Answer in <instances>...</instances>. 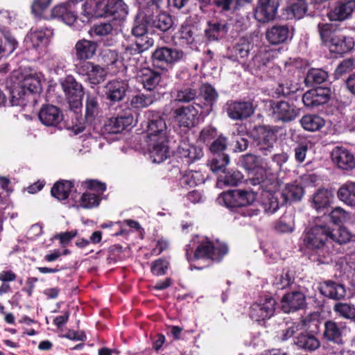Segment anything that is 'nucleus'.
I'll list each match as a JSON object with an SVG mask.
<instances>
[{"instance_id":"obj_9","label":"nucleus","mask_w":355,"mask_h":355,"mask_svg":"<svg viewBox=\"0 0 355 355\" xmlns=\"http://www.w3.org/2000/svg\"><path fill=\"white\" fill-rule=\"evenodd\" d=\"M62 89L71 110L77 112L82 107L83 87L72 76H67L60 80Z\"/></svg>"},{"instance_id":"obj_48","label":"nucleus","mask_w":355,"mask_h":355,"mask_svg":"<svg viewBox=\"0 0 355 355\" xmlns=\"http://www.w3.org/2000/svg\"><path fill=\"white\" fill-rule=\"evenodd\" d=\"M306 5L302 0L292 3L285 9L287 19H300L306 11Z\"/></svg>"},{"instance_id":"obj_29","label":"nucleus","mask_w":355,"mask_h":355,"mask_svg":"<svg viewBox=\"0 0 355 355\" xmlns=\"http://www.w3.org/2000/svg\"><path fill=\"white\" fill-rule=\"evenodd\" d=\"M355 10V1H349L346 3L338 4L329 13V17L331 21H343L352 15Z\"/></svg>"},{"instance_id":"obj_38","label":"nucleus","mask_w":355,"mask_h":355,"mask_svg":"<svg viewBox=\"0 0 355 355\" xmlns=\"http://www.w3.org/2000/svg\"><path fill=\"white\" fill-rule=\"evenodd\" d=\"M304 195L303 188L296 182L286 184L282 191L284 202L300 200Z\"/></svg>"},{"instance_id":"obj_14","label":"nucleus","mask_w":355,"mask_h":355,"mask_svg":"<svg viewBox=\"0 0 355 355\" xmlns=\"http://www.w3.org/2000/svg\"><path fill=\"white\" fill-rule=\"evenodd\" d=\"M279 0H259L254 10V18L259 22H268L275 19Z\"/></svg>"},{"instance_id":"obj_45","label":"nucleus","mask_w":355,"mask_h":355,"mask_svg":"<svg viewBox=\"0 0 355 355\" xmlns=\"http://www.w3.org/2000/svg\"><path fill=\"white\" fill-rule=\"evenodd\" d=\"M295 343L300 348L306 350H315L320 346L319 340L309 334H301L296 338Z\"/></svg>"},{"instance_id":"obj_31","label":"nucleus","mask_w":355,"mask_h":355,"mask_svg":"<svg viewBox=\"0 0 355 355\" xmlns=\"http://www.w3.org/2000/svg\"><path fill=\"white\" fill-rule=\"evenodd\" d=\"M51 194L59 200H64L67 198L71 200V194H76V192L72 182L62 181L58 182L53 185Z\"/></svg>"},{"instance_id":"obj_34","label":"nucleus","mask_w":355,"mask_h":355,"mask_svg":"<svg viewBox=\"0 0 355 355\" xmlns=\"http://www.w3.org/2000/svg\"><path fill=\"white\" fill-rule=\"evenodd\" d=\"M277 53L275 50L261 49L252 58L251 65L259 70H263Z\"/></svg>"},{"instance_id":"obj_19","label":"nucleus","mask_w":355,"mask_h":355,"mask_svg":"<svg viewBox=\"0 0 355 355\" xmlns=\"http://www.w3.org/2000/svg\"><path fill=\"white\" fill-rule=\"evenodd\" d=\"M331 158L334 163L343 170H351L355 167L354 155L345 148H335L331 152Z\"/></svg>"},{"instance_id":"obj_33","label":"nucleus","mask_w":355,"mask_h":355,"mask_svg":"<svg viewBox=\"0 0 355 355\" xmlns=\"http://www.w3.org/2000/svg\"><path fill=\"white\" fill-rule=\"evenodd\" d=\"M321 293L329 298L340 300L345 297L346 294L344 286L334 282L328 281L320 286Z\"/></svg>"},{"instance_id":"obj_37","label":"nucleus","mask_w":355,"mask_h":355,"mask_svg":"<svg viewBox=\"0 0 355 355\" xmlns=\"http://www.w3.org/2000/svg\"><path fill=\"white\" fill-rule=\"evenodd\" d=\"M318 29L322 43L327 47L335 35H339L341 32L335 25L328 23L318 24Z\"/></svg>"},{"instance_id":"obj_62","label":"nucleus","mask_w":355,"mask_h":355,"mask_svg":"<svg viewBox=\"0 0 355 355\" xmlns=\"http://www.w3.org/2000/svg\"><path fill=\"white\" fill-rule=\"evenodd\" d=\"M53 0H34L31 4L32 13L35 16H41L50 6Z\"/></svg>"},{"instance_id":"obj_56","label":"nucleus","mask_w":355,"mask_h":355,"mask_svg":"<svg viewBox=\"0 0 355 355\" xmlns=\"http://www.w3.org/2000/svg\"><path fill=\"white\" fill-rule=\"evenodd\" d=\"M112 30L113 26L110 23H100L94 25L89 33L91 35L103 37L110 34Z\"/></svg>"},{"instance_id":"obj_7","label":"nucleus","mask_w":355,"mask_h":355,"mask_svg":"<svg viewBox=\"0 0 355 355\" xmlns=\"http://www.w3.org/2000/svg\"><path fill=\"white\" fill-rule=\"evenodd\" d=\"M256 198V193L251 189H234L222 193L218 200L228 208H234L249 206Z\"/></svg>"},{"instance_id":"obj_59","label":"nucleus","mask_w":355,"mask_h":355,"mask_svg":"<svg viewBox=\"0 0 355 355\" xmlns=\"http://www.w3.org/2000/svg\"><path fill=\"white\" fill-rule=\"evenodd\" d=\"M154 63L168 64V47L157 49L153 53Z\"/></svg>"},{"instance_id":"obj_60","label":"nucleus","mask_w":355,"mask_h":355,"mask_svg":"<svg viewBox=\"0 0 355 355\" xmlns=\"http://www.w3.org/2000/svg\"><path fill=\"white\" fill-rule=\"evenodd\" d=\"M196 96V92L189 87L182 88L178 90L176 95V101L187 103L193 100Z\"/></svg>"},{"instance_id":"obj_50","label":"nucleus","mask_w":355,"mask_h":355,"mask_svg":"<svg viewBox=\"0 0 355 355\" xmlns=\"http://www.w3.org/2000/svg\"><path fill=\"white\" fill-rule=\"evenodd\" d=\"M205 175L198 171L187 172L181 179V184L189 187H195L204 182Z\"/></svg>"},{"instance_id":"obj_26","label":"nucleus","mask_w":355,"mask_h":355,"mask_svg":"<svg viewBox=\"0 0 355 355\" xmlns=\"http://www.w3.org/2000/svg\"><path fill=\"white\" fill-rule=\"evenodd\" d=\"M136 78L148 90L153 89L161 80L159 73L149 68L141 69L137 73Z\"/></svg>"},{"instance_id":"obj_52","label":"nucleus","mask_w":355,"mask_h":355,"mask_svg":"<svg viewBox=\"0 0 355 355\" xmlns=\"http://www.w3.org/2000/svg\"><path fill=\"white\" fill-rule=\"evenodd\" d=\"M327 78V73L320 69H312L309 71L306 82L309 84H321L324 83Z\"/></svg>"},{"instance_id":"obj_25","label":"nucleus","mask_w":355,"mask_h":355,"mask_svg":"<svg viewBox=\"0 0 355 355\" xmlns=\"http://www.w3.org/2000/svg\"><path fill=\"white\" fill-rule=\"evenodd\" d=\"M127 87L128 84L125 81L113 80L106 84L105 92L110 101H119L124 97Z\"/></svg>"},{"instance_id":"obj_61","label":"nucleus","mask_w":355,"mask_h":355,"mask_svg":"<svg viewBox=\"0 0 355 355\" xmlns=\"http://www.w3.org/2000/svg\"><path fill=\"white\" fill-rule=\"evenodd\" d=\"M330 217L334 223H346L350 219V216L343 209L336 207L331 214Z\"/></svg>"},{"instance_id":"obj_47","label":"nucleus","mask_w":355,"mask_h":355,"mask_svg":"<svg viewBox=\"0 0 355 355\" xmlns=\"http://www.w3.org/2000/svg\"><path fill=\"white\" fill-rule=\"evenodd\" d=\"M275 229L282 233H291L295 229V217L292 214L282 216L275 225Z\"/></svg>"},{"instance_id":"obj_2","label":"nucleus","mask_w":355,"mask_h":355,"mask_svg":"<svg viewBox=\"0 0 355 355\" xmlns=\"http://www.w3.org/2000/svg\"><path fill=\"white\" fill-rule=\"evenodd\" d=\"M83 15L88 18L112 17L114 20L123 21L128 7L122 0H87L83 5Z\"/></svg>"},{"instance_id":"obj_54","label":"nucleus","mask_w":355,"mask_h":355,"mask_svg":"<svg viewBox=\"0 0 355 355\" xmlns=\"http://www.w3.org/2000/svg\"><path fill=\"white\" fill-rule=\"evenodd\" d=\"M334 311L343 318L355 320V308L346 303H337Z\"/></svg>"},{"instance_id":"obj_5","label":"nucleus","mask_w":355,"mask_h":355,"mask_svg":"<svg viewBox=\"0 0 355 355\" xmlns=\"http://www.w3.org/2000/svg\"><path fill=\"white\" fill-rule=\"evenodd\" d=\"M87 1V0H69L56 5L51 10V17L60 19L64 24L74 28H81L92 19H87L83 13V5Z\"/></svg>"},{"instance_id":"obj_21","label":"nucleus","mask_w":355,"mask_h":355,"mask_svg":"<svg viewBox=\"0 0 355 355\" xmlns=\"http://www.w3.org/2000/svg\"><path fill=\"white\" fill-rule=\"evenodd\" d=\"M53 35V31L50 28L31 29L25 38L26 44H30L33 48H38L47 45Z\"/></svg>"},{"instance_id":"obj_44","label":"nucleus","mask_w":355,"mask_h":355,"mask_svg":"<svg viewBox=\"0 0 355 355\" xmlns=\"http://www.w3.org/2000/svg\"><path fill=\"white\" fill-rule=\"evenodd\" d=\"M272 189H268V191L263 196L261 202V207L264 212L268 215L273 214L279 208V202L277 197L271 193Z\"/></svg>"},{"instance_id":"obj_42","label":"nucleus","mask_w":355,"mask_h":355,"mask_svg":"<svg viewBox=\"0 0 355 355\" xmlns=\"http://www.w3.org/2000/svg\"><path fill=\"white\" fill-rule=\"evenodd\" d=\"M147 24L151 26L150 21L146 19V15L140 12L135 20V24L132 28V34L139 38H143V42H146L148 39H150L147 35Z\"/></svg>"},{"instance_id":"obj_41","label":"nucleus","mask_w":355,"mask_h":355,"mask_svg":"<svg viewBox=\"0 0 355 355\" xmlns=\"http://www.w3.org/2000/svg\"><path fill=\"white\" fill-rule=\"evenodd\" d=\"M101 112L99 104L95 96L87 95L85 101V119L88 123H93Z\"/></svg>"},{"instance_id":"obj_1","label":"nucleus","mask_w":355,"mask_h":355,"mask_svg":"<svg viewBox=\"0 0 355 355\" xmlns=\"http://www.w3.org/2000/svg\"><path fill=\"white\" fill-rule=\"evenodd\" d=\"M146 117L148 121L145 148L153 162L161 163L169 155L168 127L164 119L157 113L148 111Z\"/></svg>"},{"instance_id":"obj_24","label":"nucleus","mask_w":355,"mask_h":355,"mask_svg":"<svg viewBox=\"0 0 355 355\" xmlns=\"http://www.w3.org/2000/svg\"><path fill=\"white\" fill-rule=\"evenodd\" d=\"M242 164L248 171H251L254 175H257V180L263 184L266 183L263 177V173H266V171L263 168V162L260 157L253 155H247L243 157Z\"/></svg>"},{"instance_id":"obj_18","label":"nucleus","mask_w":355,"mask_h":355,"mask_svg":"<svg viewBox=\"0 0 355 355\" xmlns=\"http://www.w3.org/2000/svg\"><path fill=\"white\" fill-rule=\"evenodd\" d=\"M275 132L270 128L263 126L257 129V146L259 150L267 155L273 148L276 141Z\"/></svg>"},{"instance_id":"obj_55","label":"nucleus","mask_w":355,"mask_h":355,"mask_svg":"<svg viewBox=\"0 0 355 355\" xmlns=\"http://www.w3.org/2000/svg\"><path fill=\"white\" fill-rule=\"evenodd\" d=\"M293 281V275L288 270H284L279 275L275 277L274 285L278 289H284L290 286Z\"/></svg>"},{"instance_id":"obj_6","label":"nucleus","mask_w":355,"mask_h":355,"mask_svg":"<svg viewBox=\"0 0 355 355\" xmlns=\"http://www.w3.org/2000/svg\"><path fill=\"white\" fill-rule=\"evenodd\" d=\"M88 191L82 195L71 194L72 206L76 208L92 209L97 207L101 201V195L106 189L104 183L89 180L85 182Z\"/></svg>"},{"instance_id":"obj_46","label":"nucleus","mask_w":355,"mask_h":355,"mask_svg":"<svg viewBox=\"0 0 355 355\" xmlns=\"http://www.w3.org/2000/svg\"><path fill=\"white\" fill-rule=\"evenodd\" d=\"M343 244L351 241H355V236L352 235L346 228L340 227L336 230L330 229L329 241Z\"/></svg>"},{"instance_id":"obj_39","label":"nucleus","mask_w":355,"mask_h":355,"mask_svg":"<svg viewBox=\"0 0 355 355\" xmlns=\"http://www.w3.org/2000/svg\"><path fill=\"white\" fill-rule=\"evenodd\" d=\"M132 116H119L116 118L110 119L105 124V130L109 133H118L122 131L125 127L130 125L132 122Z\"/></svg>"},{"instance_id":"obj_17","label":"nucleus","mask_w":355,"mask_h":355,"mask_svg":"<svg viewBox=\"0 0 355 355\" xmlns=\"http://www.w3.org/2000/svg\"><path fill=\"white\" fill-rule=\"evenodd\" d=\"M293 36V30L287 26L277 25L268 28L266 32L267 41L273 45H277L291 40Z\"/></svg>"},{"instance_id":"obj_12","label":"nucleus","mask_w":355,"mask_h":355,"mask_svg":"<svg viewBox=\"0 0 355 355\" xmlns=\"http://www.w3.org/2000/svg\"><path fill=\"white\" fill-rule=\"evenodd\" d=\"M252 101H230L226 104L228 116L233 120H243L250 117L254 112Z\"/></svg>"},{"instance_id":"obj_40","label":"nucleus","mask_w":355,"mask_h":355,"mask_svg":"<svg viewBox=\"0 0 355 355\" xmlns=\"http://www.w3.org/2000/svg\"><path fill=\"white\" fill-rule=\"evenodd\" d=\"M242 179L243 175L240 171L232 170L218 178L216 186L218 188H223L225 186H236Z\"/></svg>"},{"instance_id":"obj_51","label":"nucleus","mask_w":355,"mask_h":355,"mask_svg":"<svg viewBox=\"0 0 355 355\" xmlns=\"http://www.w3.org/2000/svg\"><path fill=\"white\" fill-rule=\"evenodd\" d=\"M154 101V97L151 95L138 94L133 96L130 100V105L135 108H144L150 105Z\"/></svg>"},{"instance_id":"obj_63","label":"nucleus","mask_w":355,"mask_h":355,"mask_svg":"<svg viewBox=\"0 0 355 355\" xmlns=\"http://www.w3.org/2000/svg\"><path fill=\"white\" fill-rule=\"evenodd\" d=\"M252 46L250 42L243 40L234 47V54L238 58H245L248 56Z\"/></svg>"},{"instance_id":"obj_8","label":"nucleus","mask_w":355,"mask_h":355,"mask_svg":"<svg viewBox=\"0 0 355 355\" xmlns=\"http://www.w3.org/2000/svg\"><path fill=\"white\" fill-rule=\"evenodd\" d=\"M330 228L325 225H315L307 230L303 237V245L307 250L319 251L329 241Z\"/></svg>"},{"instance_id":"obj_36","label":"nucleus","mask_w":355,"mask_h":355,"mask_svg":"<svg viewBox=\"0 0 355 355\" xmlns=\"http://www.w3.org/2000/svg\"><path fill=\"white\" fill-rule=\"evenodd\" d=\"M338 198L349 206H355V182H347L338 190Z\"/></svg>"},{"instance_id":"obj_57","label":"nucleus","mask_w":355,"mask_h":355,"mask_svg":"<svg viewBox=\"0 0 355 355\" xmlns=\"http://www.w3.org/2000/svg\"><path fill=\"white\" fill-rule=\"evenodd\" d=\"M355 67V62L352 59L343 60L336 69L334 72L335 78L338 79L342 76L350 72Z\"/></svg>"},{"instance_id":"obj_20","label":"nucleus","mask_w":355,"mask_h":355,"mask_svg":"<svg viewBox=\"0 0 355 355\" xmlns=\"http://www.w3.org/2000/svg\"><path fill=\"white\" fill-rule=\"evenodd\" d=\"M305 296L300 291L288 293L282 299V309L290 313L302 309L305 306Z\"/></svg>"},{"instance_id":"obj_58","label":"nucleus","mask_w":355,"mask_h":355,"mask_svg":"<svg viewBox=\"0 0 355 355\" xmlns=\"http://www.w3.org/2000/svg\"><path fill=\"white\" fill-rule=\"evenodd\" d=\"M49 66L56 74L63 73L67 68L66 61L55 55L51 56Z\"/></svg>"},{"instance_id":"obj_30","label":"nucleus","mask_w":355,"mask_h":355,"mask_svg":"<svg viewBox=\"0 0 355 355\" xmlns=\"http://www.w3.org/2000/svg\"><path fill=\"white\" fill-rule=\"evenodd\" d=\"M178 153L180 157L188 159V162L198 159L203 155L200 147L193 146L190 142L185 140L180 142L178 148Z\"/></svg>"},{"instance_id":"obj_23","label":"nucleus","mask_w":355,"mask_h":355,"mask_svg":"<svg viewBox=\"0 0 355 355\" xmlns=\"http://www.w3.org/2000/svg\"><path fill=\"white\" fill-rule=\"evenodd\" d=\"M38 116L40 121L46 126H55L62 120L61 112L54 105H46L41 108Z\"/></svg>"},{"instance_id":"obj_16","label":"nucleus","mask_w":355,"mask_h":355,"mask_svg":"<svg viewBox=\"0 0 355 355\" xmlns=\"http://www.w3.org/2000/svg\"><path fill=\"white\" fill-rule=\"evenodd\" d=\"M329 97V89L318 87L306 92L303 95L302 101L306 107L313 108L328 102Z\"/></svg>"},{"instance_id":"obj_28","label":"nucleus","mask_w":355,"mask_h":355,"mask_svg":"<svg viewBox=\"0 0 355 355\" xmlns=\"http://www.w3.org/2000/svg\"><path fill=\"white\" fill-rule=\"evenodd\" d=\"M97 44L96 42L81 40L76 42L75 45V53L77 59L85 60L92 58L96 51Z\"/></svg>"},{"instance_id":"obj_35","label":"nucleus","mask_w":355,"mask_h":355,"mask_svg":"<svg viewBox=\"0 0 355 355\" xmlns=\"http://www.w3.org/2000/svg\"><path fill=\"white\" fill-rule=\"evenodd\" d=\"M333 199V194L331 191L324 189H320L313 196L312 207L317 211H320L327 208Z\"/></svg>"},{"instance_id":"obj_53","label":"nucleus","mask_w":355,"mask_h":355,"mask_svg":"<svg viewBox=\"0 0 355 355\" xmlns=\"http://www.w3.org/2000/svg\"><path fill=\"white\" fill-rule=\"evenodd\" d=\"M230 162V159L227 155L218 154L210 161V168L214 172L223 171Z\"/></svg>"},{"instance_id":"obj_13","label":"nucleus","mask_w":355,"mask_h":355,"mask_svg":"<svg viewBox=\"0 0 355 355\" xmlns=\"http://www.w3.org/2000/svg\"><path fill=\"white\" fill-rule=\"evenodd\" d=\"M272 116L275 120L284 122L294 120L299 114V110L293 103L287 101L274 102L271 105Z\"/></svg>"},{"instance_id":"obj_3","label":"nucleus","mask_w":355,"mask_h":355,"mask_svg":"<svg viewBox=\"0 0 355 355\" xmlns=\"http://www.w3.org/2000/svg\"><path fill=\"white\" fill-rule=\"evenodd\" d=\"M228 252L225 243L216 241L212 243L206 238H193L186 248V256L189 261L198 259L220 261Z\"/></svg>"},{"instance_id":"obj_49","label":"nucleus","mask_w":355,"mask_h":355,"mask_svg":"<svg viewBox=\"0 0 355 355\" xmlns=\"http://www.w3.org/2000/svg\"><path fill=\"white\" fill-rule=\"evenodd\" d=\"M150 24L152 27L165 32L172 26L173 20L170 15L161 13L152 19Z\"/></svg>"},{"instance_id":"obj_32","label":"nucleus","mask_w":355,"mask_h":355,"mask_svg":"<svg viewBox=\"0 0 355 355\" xmlns=\"http://www.w3.org/2000/svg\"><path fill=\"white\" fill-rule=\"evenodd\" d=\"M153 40L152 39H148L145 42H143V38L137 39L134 42L125 46L123 58L124 60H130L131 55L139 54L153 46Z\"/></svg>"},{"instance_id":"obj_22","label":"nucleus","mask_w":355,"mask_h":355,"mask_svg":"<svg viewBox=\"0 0 355 355\" xmlns=\"http://www.w3.org/2000/svg\"><path fill=\"white\" fill-rule=\"evenodd\" d=\"M328 49L330 52L342 55L351 51L354 46V41L352 37L346 36L340 32L332 39Z\"/></svg>"},{"instance_id":"obj_10","label":"nucleus","mask_w":355,"mask_h":355,"mask_svg":"<svg viewBox=\"0 0 355 355\" xmlns=\"http://www.w3.org/2000/svg\"><path fill=\"white\" fill-rule=\"evenodd\" d=\"M275 300L271 297L260 298L250 307L249 315L252 320L261 322L271 318L275 310Z\"/></svg>"},{"instance_id":"obj_27","label":"nucleus","mask_w":355,"mask_h":355,"mask_svg":"<svg viewBox=\"0 0 355 355\" xmlns=\"http://www.w3.org/2000/svg\"><path fill=\"white\" fill-rule=\"evenodd\" d=\"M324 327V336L327 340L338 345L343 343V336L346 331L345 327L333 321H327Z\"/></svg>"},{"instance_id":"obj_11","label":"nucleus","mask_w":355,"mask_h":355,"mask_svg":"<svg viewBox=\"0 0 355 355\" xmlns=\"http://www.w3.org/2000/svg\"><path fill=\"white\" fill-rule=\"evenodd\" d=\"M199 105H189L176 109L174 111V121L180 127L190 128L198 121Z\"/></svg>"},{"instance_id":"obj_15","label":"nucleus","mask_w":355,"mask_h":355,"mask_svg":"<svg viewBox=\"0 0 355 355\" xmlns=\"http://www.w3.org/2000/svg\"><path fill=\"white\" fill-rule=\"evenodd\" d=\"M78 73L86 76V80L92 85H97L103 82L107 76L106 69L91 62L81 64L78 69Z\"/></svg>"},{"instance_id":"obj_4","label":"nucleus","mask_w":355,"mask_h":355,"mask_svg":"<svg viewBox=\"0 0 355 355\" xmlns=\"http://www.w3.org/2000/svg\"><path fill=\"white\" fill-rule=\"evenodd\" d=\"M42 73L31 72L24 76L10 92V103L12 106H25L33 98V93L41 90Z\"/></svg>"},{"instance_id":"obj_43","label":"nucleus","mask_w":355,"mask_h":355,"mask_svg":"<svg viewBox=\"0 0 355 355\" xmlns=\"http://www.w3.org/2000/svg\"><path fill=\"white\" fill-rule=\"evenodd\" d=\"M300 123L304 130L314 132L319 130L324 126V121L320 116L307 114L301 119Z\"/></svg>"},{"instance_id":"obj_64","label":"nucleus","mask_w":355,"mask_h":355,"mask_svg":"<svg viewBox=\"0 0 355 355\" xmlns=\"http://www.w3.org/2000/svg\"><path fill=\"white\" fill-rule=\"evenodd\" d=\"M202 95L205 99L211 103L215 102L218 98V94L215 89L210 85H202L200 88Z\"/></svg>"}]
</instances>
